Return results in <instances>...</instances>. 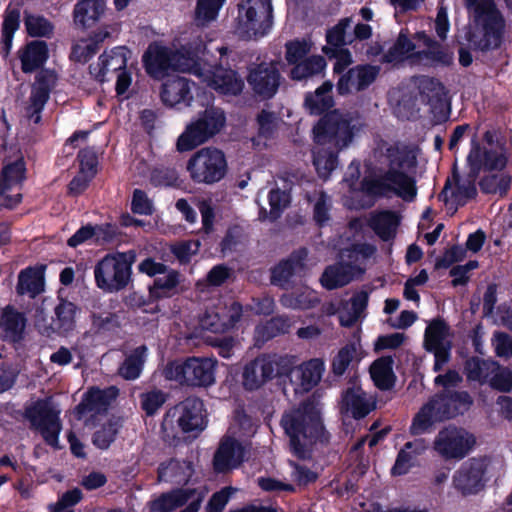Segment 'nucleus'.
Listing matches in <instances>:
<instances>
[{
	"label": "nucleus",
	"mask_w": 512,
	"mask_h": 512,
	"mask_svg": "<svg viewBox=\"0 0 512 512\" xmlns=\"http://www.w3.org/2000/svg\"><path fill=\"white\" fill-rule=\"evenodd\" d=\"M291 327V322L289 319L284 317H277L271 319L263 326H258L256 329V333L258 337L261 338H271L274 337L278 333H285Z\"/></svg>",
	"instance_id": "54"
},
{
	"label": "nucleus",
	"mask_w": 512,
	"mask_h": 512,
	"mask_svg": "<svg viewBox=\"0 0 512 512\" xmlns=\"http://www.w3.org/2000/svg\"><path fill=\"white\" fill-rule=\"evenodd\" d=\"M24 163L15 161L3 167L0 175V208L12 209L22 200Z\"/></svg>",
	"instance_id": "19"
},
{
	"label": "nucleus",
	"mask_w": 512,
	"mask_h": 512,
	"mask_svg": "<svg viewBox=\"0 0 512 512\" xmlns=\"http://www.w3.org/2000/svg\"><path fill=\"white\" fill-rule=\"evenodd\" d=\"M472 17L467 40L473 49L486 51L500 46L505 20L494 0H465Z\"/></svg>",
	"instance_id": "4"
},
{
	"label": "nucleus",
	"mask_w": 512,
	"mask_h": 512,
	"mask_svg": "<svg viewBox=\"0 0 512 512\" xmlns=\"http://www.w3.org/2000/svg\"><path fill=\"white\" fill-rule=\"evenodd\" d=\"M225 0H198L195 9V23L197 26H206L216 20L219 10Z\"/></svg>",
	"instance_id": "47"
},
{
	"label": "nucleus",
	"mask_w": 512,
	"mask_h": 512,
	"mask_svg": "<svg viewBox=\"0 0 512 512\" xmlns=\"http://www.w3.org/2000/svg\"><path fill=\"white\" fill-rule=\"evenodd\" d=\"M312 46V42L305 39L287 42L285 45L286 61L288 64L294 66L296 63L307 58L308 54L312 50Z\"/></svg>",
	"instance_id": "52"
},
{
	"label": "nucleus",
	"mask_w": 512,
	"mask_h": 512,
	"mask_svg": "<svg viewBox=\"0 0 512 512\" xmlns=\"http://www.w3.org/2000/svg\"><path fill=\"white\" fill-rule=\"evenodd\" d=\"M418 41L425 47L421 51H415V44L403 33H400L395 44L385 54L387 62L399 63L410 60L414 64H432L436 62L449 63L452 59L443 47L431 39L425 32L415 35Z\"/></svg>",
	"instance_id": "7"
},
{
	"label": "nucleus",
	"mask_w": 512,
	"mask_h": 512,
	"mask_svg": "<svg viewBox=\"0 0 512 512\" xmlns=\"http://www.w3.org/2000/svg\"><path fill=\"white\" fill-rule=\"evenodd\" d=\"M129 53L125 47H116L109 52H104L99 58V71L95 76L100 81H105L109 74H118L125 70Z\"/></svg>",
	"instance_id": "34"
},
{
	"label": "nucleus",
	"mask_w": 512,
	"mask_h": 512,
	"mask_svg": "<svg viewBox=\"0 0 512 512\" xmlns=\"http://www.w3.org/2000/svg\"><path fill=\"white\" fill-rule=\"evenodd\" d=\"M375 408V403L360 387L348 388L341 401V411L354 418H363Z\"/></svg>",
	"instance_id": "29"
},
{
	"label": "nucleus",
	"mask_w": 512,
	"mask_h": 512,
	"mask_svg": "<svg viewBox=\"0 0 512 512\" xmlns=\"http://www.w3.org/2000/svg\"><path fill=\"white\" fill-rule=\"evenodd\" d=\"M424 346L435 357L434 371L442 369L450 358L451 332L447 323L442 319L432 320L424 334Z\"/></svg>",
	"instance_id": "17"
},
{
	"label": "nucleus",
	"mask_w": 512,
	"mask_h": 512,
	"mask_svg": "<svg viewBox=\"0 0 512 512\" xmlns=\"http://www.w3.org/2000/svg\"><path fill=\"white\" fill-rule=\"evenodd\" d=\"M43 278L34 269H26L18 276L17 291L19 294H29L32 297L43 291Z\"/></svg>",
	"instance_id": "45"
},
{
	"label": "nucleus",
	"mask_w": 512,
	"mask_h": 512,
	"mask_svg": "<svg viewBox=\"0 0 512 512\" xmlns=\"http://www.w3.org/2000/svg\"><path fill=\"white\" fill-rule=\"evenodd\" d=\"M194 472L192 460L171 458L169 461L160 463L157 469V479L159 482L186 485L191 480Z\"/></svg>",
	"instance_id": "25"
},
{
	"label": "nucleus",
	"mask_w": 512,
	"mask_h": 512,
	"mask_svg": "<svg viewBox=\"0 0 512 512\" xmlns=\"http://www.w3.org/2000/svg\"><path fill=\"white\" fill-rule=\"evenodd\" d=\"M193 69L195 76L199 77L207 86L225 95H237L243 87L244 82L238 74L231 69L222 66H211L199 61Z\"/></svg>",
	"instance_id": "15"
},
{
	"label": "nucleus",
	"mask_w": 512,
	"mask_h": 512,
	"mask_svg": "<svg viewBox=\"0 0 512 512\" xmlns=\"http://www.w3.org/2000/svg\"><path fill=\"white\" fill-rule=\"evenodd\" d=\"M26 320L14 308L8 306L3 309L0 317V335L8 341L15 342L22 338Z\"/></svg>",
	"instance_id": "35"
},
{
	"label": "nucleus",
	"mask_w": 512,
	"mask_h": 512,
	"mask_svg": "<svg viewBox=\"0 0 512 512\" xmlns=\"http://www.w3.org/2000/svg\"><path fill=\"white\" fill-rule=\"evenodd\" d=\"M481 156L479 148L473 149L468 160L479 169L483 168L486 170H502L507 164V157L503 151L490 150L483 153V159L480 160L479 164L474 161L478 160Z\"/></svg>",
	"instance_id": "44"
},
{
	"label": "nucleus",
	"mask_w": 512,
	"mask_h": 512,
	"mask_svg": "<svg viewBox=\"0 0 512 512\" xmlns=\"http://www.w3.org/2000/svg\"><path fill=\"white\" fill-rule=\"evenodd\" d=\"M205 50V44L197 38L181 47H167L151 43L142 56L146 73L155 80H162L170 71L193 73L197 57Z\"/></svg>",
	"instance_id": "3"
},
{
	"label": "nucleus",
	"mask_w": 512,
	"mask_h": 512,
	"mask_svg": "<svg viewBox=\"0 0 512 512\" xmlns=\"http://www.w3.org/2000/svg\"><path fill=\"white\" fill-rule=\"evenodd\" d=\"M131 209L134 213L149 215L153 212V205L147 195L139 189L133 192Z\"/></svg>",
	"instance_id": "63"
},
{
	"label": "nucleus",
	"mask_w": 512,
	"mask_h": 512,
	"mask_svg": "<svg viewBox=\"0 0 512 512\" xmlns=\"http://www.w3.org/2000/svg\"><path fill=\"white\" fill-rule=\"evenodd\" d=\"M392 366L393 359L391 357H381L372 363L370 374L378 388L387 390L393 386L395 376Z\"/></svg>",
	"instance_id": "40"
},
{
	"label": "nucleus",
	"mask_w": 512,
	"mask_h": 512,
	"mask_svg": "<svg viewBox=\"0 0 512 512\" xmlns=\"http://www.w3.org/2000/svg\"><path fill=\"white\" fill-rule=\"evenodd\" d=\"M412 83L418 91L420 101L430 106L432 112L444 106L446 91L442 83L437 79L419 76L413 78Z\"/></svg>",
	"instance_id": "26"
},
{
	"label": "nucleus",
	"mask_w": 512,
	"mask_h": 512,
	"mask_svg": "<svg viewBox=\"0 0 512 512\" xmlns=\"http://www.w3.org/2000/svg\"><path fill=\"white\" fill-rule=\"evenodd\" d=\"M235 491L232 486H226L213 493L207 502L206 512H222Z\"/></svg>",
	"instance_id": "56"
},
{
	"label": "nucleus",
	"mask_w": 512,
	"mask_h": 512,
	"mask_svg": "<svg viewBox=\"0 0 512 512\" xmlns=\"http://www.w3.org/2000/svg\"><path fill=\"white\" fill-rule=\"evenodd\" d=\"M476 195V187L471 181L460 182L454 179L448 180L439 195L448 206L449 210H456L459 205H464Z\"/></svg>",
	"instance_id": "31"
},
{
	"label": "nucleus",
	"mask_w": 512,
	"mask_h": 512,
	"mask_svg": "<svg viewBox=\"0 0 512 512\" xmlns=\"http://www.w3.org/2000/svg\"><path fill=\"white\" fill-rule=\"evenodd\" d=\"M140 400L141 408L145 411L146 415L152 416L164 405L167 395L161 390L153 389L142 393Z\"/></svg>",
	"instance_id": "53"
},
{
	"label": "nucleus",
	"mask_w": 512,
	"mask_h": 512,
	"mask_svg": "<svg viewBox=\"0 0 512 512\" xmlns=\"http://www.w3.org/2000/svg\"><path fill=\"white\" fill-rule=\"evenodd\" d=\"M303 265L300 261L287 260L279 263L272 271V282L284 286L293 275L300 274Z\"/></svg>",
	"instance_id": "50"
},
{
	"label": "nucleus",
	"mask_w": 512,
	"mask_h": 512,
	"mask_svg": "<svg viewBox=\"0 0 512 512\" xmlns=\"http://www.w3.org/2000/svg\"><path fill=\"white\" fill-rule=\"evenodd\" d=\"M179 284V274L174 271H166L163 277H159L154 282V293L158 296H167Z\"/></svg>",
	"instance_id": "60"
},
{
	"label": "nucleus",
	"mask_w": 512,
	"mask_h": 512,
	"mask_svg": "<svg viewBox=\"0 0 512 512\" xmlns=\"http://www.w3.org/2000/svg\"><path fill=\"white\" fill-rule=\"evenodd\" d=\"M83 497L82 491L79 488H73L67 490L63 494L59 495L56 503L49 505L51 512H61L62 510L73 507L78 504Z\"/></svg>",
	"instance_id": "58"
},
{
	"label": "nucleus",
	"mask_w": 512,
	"mask_h": 512,
	"mask_svg": "<svg viewBox=\"0 0 512 512\" xmlns=\"http://www.w3.org/2000/svg\"><path fill=\"white\" fill-rule=\"evenodd\" d=\"M419 450H412L413 453L407 450H399L396 461L391 469L393 476L405 475L414 466L416 456Z\"/></svg>",
	"instance_id": "59"
},
{
	"label": "nucleus",
	"mask_w": 512,
	"mask_h": 512,
	"mask_svg": "<svg viewBox=\"0 0 512 512\" xmlns=\"http://www.w3.org/2000/svg\"><path fill=\"white\" fill-rule=\"evenodd\" d=\"M495 353L499 357H512V336L505 333H495L493 339Z\"/></svg>",
	"instance_id": "64"
},
{
	"label": "nucleus",
	"mask_w": 512,
	"mask_h": 512,
	"mask_svg": "<svg viewBox=\"0 0 512 512\" xmlns=\"http://www.w3.org/2000/svg\"><path fill=\"white\" fill-rule=\"evenodd\" d=\"M369 224L382 239L387 240L395 233L399 218L394 212L382 211L372 215Z\"/></svg>",
	"instance_id": "43"
},
{
	"label": "nucleus",
	"mask_w": 512,
	"mask_h": 512,
	"mask_svg": "<svg viewBox=\"0 0 512 512\" xmlns=\"http://www.w3.org/2000/svg\"><path fill=\"white\" fill-rule=\"evenodd\" d=\"M485 465L482 460L472 458L456 471L453 477L454 487L463 495L476 494L483 488Z\"/></svg>",
	"instance_id": "21"
},
{
	"label": "nucleus",
	"mask_w": 512,
	"mask_h": 512,
	"mask_svg": "<svg viewBox=\"0 0 512 512\" xmlns=\"http://www.w3.org/2000/svg\"><path fill=\"white\" fill-rule=\"evenodd\" d=\"M186 171L195 184L218 183L228 171L225 153L216 147H203L190 156L186 163Z\"/></svg>",
	"instance_id": "10"
},
{
	"label": "nucleus",
	"mask_w": 512,
	"mask_h": 512,
	"mask_svg": "<svg viewBox=\"0 0 512 512\" xmlns=\"http://www.w3.org/2000/svg\"><path fill=\"white\" fill-rule=\"evenodd\" d=\"M59 413L60 410L56 409L50 400H39L26 411L31 424L41 432L50 446L57 443L61 429Z\"/></svg>",
	"instance_id": "16"
},
{
	"label": "nucleus",
	"mask_w": 512,
	"mask_h": 512,
	"mask_svg": "<svg viewBox=\"0 0 512 512\" xmlns=\"http://www.w3.org/2000/svg\"><path fill=\"white\" fill-rule=\"evenodd\" d=\"M99 47L92 38L79 40L72 49L71 57L78 62H87L97 51Z\"/></svg>",
	"instance_id": "57"
},
{
	"label": "nucleus",
	"mask_w": 512,
	"mask_h": 512,
	"mask_svg": "<svg viewBox=\"0 0 512 512\" xmlns=\"http://www.w3.org/2000/svg\"><path fill=\"white\" fill-rule=\"evenodd\" d=\"M135 261L136 253L133 250L105 255L94 267L97 287L107 293L123 290L131 281Z\"/></svg>",
	"instance_id": "6"
},
{
	"label": "nucleus",
	"mask_w": 512,
	"mask_h": 512,
	"mask_svg": "<svg viewBox=\"0 0 512 512\" xmlns=\"http://www.w3.org/2000/svg\"><path fill=\"white\" fill-rule=\"evenodd\" d=\"M55 80L54 73L44 72L38 76L37 82L32 88L29 103L26 107V115L34 123H39L41 119L40 112L48 100L50 87L55 83Z\"/></svg>",
	"instance_id": "27"
},
{
	"label": "nucleus",
	"mask_w": 512,
	"mask_h": 512,
	"mask_svg": "<svg viewBox=\"0 0 512 512\" xmlns=\"http://www.w3.org/2000/svg\"><path fill=\"white\" fill-rule=\"evenodd\" d=\"M106 4L104 0H81L74 8V20L87 28L94 26L104 15Z\"/></svg>",
	"instance_id": "36"
},
{
	"label": "nucleus",
	"mask_w": 512,
	"mask_h": 512,
	"mask_svg": "<svg viewBox=\"0 0 512 512\" xmlns=\"http://www.w3.org/2000/svg\"><path fill=\"white\" fill-rule=\"evenodd\" d=\"M205 426L203 403L197 398H187L169 409L162 422L165 439L174 440L175 445L197 436Z\"/></svg>",
	"instance_id": "5"
},
{
	"label": "nucleus",
	"mask_w": 512,
	"mask_h": 512,
	"mask_svg": "<svg viewBox=\"0 0 512 512\" xmlns=\"http://www.w3.org/2000/svg\"><path fill=\"white\" fill-rule=\"evenodd\" d=\"M386 157L388 169L375 178L365 179L362 182V191L370 196L395 195L404 201H413L417 195L414 178L417 165L415 152L408 147H390Z\"/></svg>",
	"instance_id": "2"
},
{
	"label": "nucleus",
	"mask_w": 512,
	"mask_h": 512,
	"mask_svg": "<svg viewBox=\"0 0 512 512\" xmlns=\"http://www.w3.org/2000/svg\"><path fill=\"white\" fill-rule=\"evenodd\" d=\"M146 347L137 348L120 366L118 372L126 380L137 379L142 371L145 360Z\"/></svg>",
	"instance_id": "46"
},
{
	"label": "nucleus",
	"mask_w": 512,
	"mask_h": 512,
	"mask_svg": "<svg viewBox=\"0 0 512 512\" xmlns=\"http://www.w3.org/2000/svg\"><path fill=\"white\" fill-rule=\"evenodd\" d=\"M357 345L355 343H349L338 350L336 355L333 357L331 362V370L334 375H343L352 361L357 356Z\"/></svg>",
	"instance_id": "48"
},
{
	"label": "nucleus",
	"mask_w": 512,
	"mask_h": 512,
	"mask_svg": "<svg viewBox=\"0 0 512 512\" xmlns=\"http://www.w3.org/2000/svg\"><path fill=\"white\" fill-rule=\"evenodd\" d=\"M295 364V357L261 356L249 363L243 373V385L248 390H255L278 376L288 375Z\"/></svg>",
	"instance_id": "14"
},
{
	"label": "nucleus",
	"mask_w": 512,
	"mask_h": 512,
	"mask_svg": "<svg viewBox=\"0 0 512 512\" xmlns=\"http://www.w3.org/2000/svg\"><path fill=\"white\" fill-rule=\"evenodd\" d=\"M281 425L290 438V444L293 448L308 444L316 445L318 444L317 441L304 442V440L318 437L323 433V427L317 414L308 405L285 412L281 419Z\"/></svg>",
	"instance_id": "13"
},
{
	"label": "nucleus",
	"mask_w": 512,
	"mask_h": 512,
	"mask_svg": "<svg viewBox=\"0 0 512 512\" xmlns=\"http://www.w3.org/2000/svg\"><path fill=\"white\" fill-rule=\"evenodd\" d=\"M435 397L439 406L449 412L447 419L463 413L472 405V398L467 392H455L450 395L441 394Z\"/></svg>",
	"instance_id": "42"
},
{
	"label": "nucleus",
	"mask_w": 512,
	"mask_h": 512,
	"mask_svg": "<svg viewBox=\"0 0 512 512\" xmlns=\"http://www.w3.org/2000/svg\"><path fill=\"white\" fill-rule=\"evenodd\" d=\"M374 253L375 247L368 244L356 245L352 249L342 251L341 262L324 271L321 277L322 285L330 290L347 285L363 273L364 261Z\"/></svg>",
	"instance_id": "9"
},
{
	"label": "nucleus",
	"mask_w": 512,
	"mask_h": 512,
	"mask_svg": "<svg viewBox=\"0 0 512 512\" xmlns=\"http://www.w3.org/2000/svg\"><path fill=\"white\" fill-rule=\"evenodd\" d=\"M217 361L209 357H190L184 362L169 363L164 369L168 380L189 386H210L215 382Z\"/></svg>",
	"instance_id": "12"
},
{
	"label": "nucleus",
	"mask_w": 512,
	"mask_h": 512,
	"mask_svg": "<svg viewBox=\"0 0 512 512\" xmlns=\"http://www.w3.org/2000/svg\"><path fill=\"white\" fill-rule=\"evenodd\" d=\"M225 124L223 112L216 108L206 109L196 119L188 123L176 141V150L188 152L206 143L220 132Z\"/></svg>",
	"instance_id": "11"
},
{
	"label": "nucleus",
	"mask_w": 512,
	"mask_h": 512,
	"mask_svg": "<svg viewBox=\"0 0 512 512\" xmlns=\"http://www.w3.org/2000/svg\"><path fill=\"white\" fill-rule=\"evenodd\" d=\"M24 23L27 33L32 37H47L53 32V25L40 15L26 13Z\"/></svg>",
	"instance_id": "51"
},
{
	"label": "nucleus",
	"mask_w": 512,
	"mask_h": 512,
	"mask_svg": "<svg viewBox=\"0 0 512 512\" xmlns=\"http://www.w3.org/2000/svg\"><path fill=\"white\" fill-rule=\"evenodd\" d=\"M476 444L472 433L455 426L443 428L435 439V448H472Z\"/></svg>",
	"instance_id": "32"
},
{
	"label": "nucleus",
	"mask_w": 512,
	"mask_h": 512,
	"mask_svg": "<svg viewBox=\"0 0 512 512\" xmlns=\"http://www.w3.org/2000/svg\"><path fill=\"white\" fill-rule=\"evenodd\" d=\"M351 19H341L335 26L329 29L326 33L328 44L339 47L345 44L346 29L350 27Z\"/></svg>",
	"instance_id": "62"
},
{
	"label": "nucleus",
	"mask_w": 512,
	"mask_h": 512,
	"mask_svg": "<svg viewBox=\"0 0 512 512\" xmlns=\"http://www.w3.org/2000/svg\"><path fill=\"white\" fill-rule=\"evenodd\" d=\"M78 309L69 301H61L54 309L55 318L49 328L43 332L50 336L52 333L67 334L72 331L76 324Z\"/></svg>",
	"instance_id": "33"
},
{
	"label": "nucleus",
	"mask_w": 512,
	"mask_h": 512,
	"mask_svg": "<svg viewBox=\"0 0 512 512\" xmlns=\"http://www.w3.org/2000/svg\"><path fill=\"white\" fill-rule=\"evenodd\" d=\"M358 126L357 117L336 110L319 120L313 129V163L320 177L327 178L335 169L336 152L352 142Z\"/></svg>",
	"instance_id": "1"
},
{
	"label": "nucleus",
	"mask_w": 512,
	"mask_h": 512,
	"mask_svg": "<svg viewBox=\"0 0 512 512\" xmlns=\"http://www.w3.org/2000/svg\"><path fill=\"white\" fill-rule=\"evenodd\" d=\"M326 61L321 55H311L296 63L290 70V78L295 81L311 79L324 72Z\"/></svg>",
	"instance_id": "38"
},
{
	"label": "nucleus",
	"mask_w": 512,
	"mask_h": 512,
	"mask_svg": "<svg viewBox=\"0 0 512 512\" xmlns=\"http://www.w3.org/2000/svg\"><path fill=\"white\" fill-rule=\"evenodd\" d=\"M278 66V62L269 61L251 67L247 81L256 95L269 99L276 94L281 79Z\"/></svg>",
	"instance_id": "18"
},
{
	"label": "nucleus",
	"mask_w": 512,
	"mask_h": 512,
	"mask_svg": "<svg viewBox=\"0 0 512 512\" xmlns=\"http://www.w3.org/2000/svg\"><path fill=\"white\" fill-rule=\"evenodd\" d=\"M290 202L289 195L280 189H273L269 193L270 217L276 219L280 213L288 206Z\"/></svg>",
	"instance_id": "61"
},
{
	"label": "nucleus",
	"mask_w": 512,
	"mask_h": 512,
	"mask_svg": "<svg viewBox=\"0 0 512 512\" xmlns=\"http://www.w3.org/2000/svg\"><path fill=\"white\" fill-rule=\"evenodd\" d=\"M22 71L31 73L42 66L48 58V48L44 41H32L19 51Z\"/></svg>",
	"instance_id": "37"
},
{
	"label": "nucleus",
	"mask_w": 512,
	"mask_h": 512,
	"mask_svg": "<svg viewBox=\"0 0 512 512\" xmlns=\"http://www.w3.org/2000/svg\"><path fill=\"white\" fill-rule=\"evenodd\" d=\"M192 86L193 83L185 77L176 76L169 78L162 84L161 100L169 107L181 104L189 106L193 99Z\"/></svg>",
	"instance_id": "24"
},
{
	"label": "nucleus",
	"mask_w": 512,
	"mask_h": 512,
	"mask_svg": "<svg viewBox=\"0 0 512 512\" xmlns=\"http://www.w3.org/2000/svg\"><path fill=\"white\" fill-rule=\"evenodd\" d=\"M222 311H217L216 307L205 312L200 318V326L203 330L213 333H224L231 329V321L221 319Z\"/></svg>",
	"instance_id": "49"
},
{
	"label": "nucleus",
	"mask_w": 512,
	"mask_h": 512,
	"mask_svg": "<svg viewBox=\"0 0 512 512\" xmlns=\"http://www.w3.org/2000/svg\"><path fill=\"white\" fill-rule=\"evenodd\" d=\"M332 88L333 84L326 81L314 93L306 96L305 107L311 114H321L332 106Z\"/></svg>",
	"instance_id": "41"
},
{
	"label": "nucleus",
	"mask_w": 512,
	"mask_h": 512,
	"mask_svg": "<svg viewBox=\"0 0 512 512\" xmlns=\"http://www.w3.org/2000/svg\"><path fill=\"white\" fill-rule=\"evenodd\" d=\"M273 24L272 0H241L235 22V33L244 39H259L268 34Z\"/></svg>",
	"instance_id": "8"
},
{
	"label": "nucleus",
	"mask_w": 512,
	"mask_h": 512,
	"mask_svg": "<svg viewBox=\"0 0 512 512\" xmlns=\"http://www.w3.org/2000/svg\"><path fill=\"white\" fill-rule=\"evenodd\" d=\"M288 372L290 383L296 394H306L316 387L325 372V362L321 358H312L296 365Z\"/></svg>",
	"instance_id": "20"
},
{
	"label": "nucleus",
	"mask_w": 512,
	"mask_h": 512,
	"mask_svg": "<svg viewBox=\"0 0 512 512\" xmlns=\"http://www.w3.org/2000/svg\"><path fill=\"white\" fill-rule=\"evenodd\" d=\"M379 67L373 65H358L348 70L337 83L339 94L359 92L371 85L379 74Z\"/></svg>",
	"instance_id": "23"
},
{
	"label": "nucleus",
	"mask_w": 512,
	"mask_h": 512,
	"mask_svg": "<svg viewBox=\"0 0 512 512\" xmlns=\"http://www.w3.org/2000/svg\"><path fill=\"white\" fill-rule=\"evenodd\" d=\"M315 302H317V296L310 289H305V291L299 296L287 294L281 298V303L290 308L306 309L313 306Z\"/></svg>",
	"instance_id": "55"
},
{
	"label": "nucleus",
	"mask_w": 512,
	"mask_h": 512,
	"mask_svg": "<svg viewBox=\"0 0 512 512\" xmlns=\"http://www.w3.org/2000/svg\"><path fill=\"white\" fill-rule=\"evenodd\" d=\"M256 431L252 420L244 414H238L223 437L219 448H245L248 440Z\"/></svg>",
	"instance_id": "28"
},
{
	"label": "nucleus",
	"mask_w": 512,
	"mask_h": 512,
	"mask_svg": "<svg viewBox=\"0 0 512 512\" xmlns=\"http://www.w3.org/2000/svg\"><path fill=\"white\" fill-rule=\"evenodd\" d=\"M448 411L439 406L436 397L431 398L424 404L414 416L410 431L413 435H420L427 432L436 422L447 419Z\"/></svg>",
	"instance_id": "30"
},
{
	"label": "nucleus",
	"mask_w": 512,
	"mask_h": 512,
	"mask_svg": "<svg viewBox=\"0 0 512 512\" xmlns=\"http://www.w3.org/2000/svg\"><path fill=\"white\" fill-rule=\"evenodd\" d=\"M250 450H216L213 457V470L217 474H225L238 468Z\"/></svg>",
	"instance_id": "39"
},
{
	"label": "nucleus",
	"mask_w": 512,
	"mask_h": 512,
	"mask_svg": "<svg viewBox=\"0 0 512 512\" xmlns=\"http://www.w3.org/2000/svg\"><path fill=\"white\" fill-rule=\"evenodd\" d=\"M118 394L119 390L115 386L106 389L90 388L76 407L77 418L82 419L87 414L94 415L106 411Z\"/></svg>",
	"instance_id": "22"
}]
</instances>
